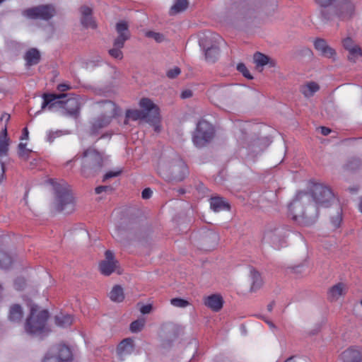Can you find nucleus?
<instances>
[{"instance_id":"nucleus-37","label":"nucleus","mask_w":362,"mask_h":362,"mask_svg":"<svg viewBox=\"0 0 362 362\" xmlns=\"http://www.w3.org/2000/svg\"><path fill=\"white\" fill-rule=\"evenodd\" d=\"M145 325L144 319H139L132 322L130 325V330L132 332H140Z\"/></svg>"},{"instance_id":"nucleus-12","label":"nucleus","mask_w":362,"mask_h":362,"mask_svg":"<svg viewBox=\"0 0 362 362\" xmlns=\"http://www.w3.org/2000/svg\"><path fill=\"white\" fill-rule=\"evenodd\" d=\"M169 170L174 179L179 181L182 180L189 173L187 165L178 155H175L170 163Z\"/></svg>"},{"instance_id":"nucleus-26","label":"nucleus","mask_w":362,"mask_h":362,"mask_svg":"<svg viewBox=\"0 0 362 362\" xmlns=\"http://www.w3.org/2000/svg\"><path fill=\"white\" fill-rule=\"evenodd\" d=\"M210 206L215 212L230 209V205L219 197H215L211 199Z\"/></svg>"},{"instance_id":"nucleus-55","label":"nucleus","mask_w":362,"mask_h":362,"mask_svg":"<svg viewBox=\"0 0 362 362\" xmlns=\"http://www.w3.org/2000/svg\"><path fill=\"white\" fill-rule=\"evenodd\" d=\"M28 129L27 127H25L23 129V133H22V136H21V139L22 140H24V139H28Z\"/></svg>"},{"instance_id":"nucleus-48","label":"nucleus","mask_w":362,"mask_h":362,"mask_svg":"<svg viewBox=\"0 0 362 362\" xmlns=\"http://www.w3.org/2000/svg\"><path fill=\"white\" fill-rule=\"evenodd\" d=\"M120 173H121V170L115 171V172H113V171L107 172L105 174V175L103 177V181H105L109 178H111V177H117L119 175H120Z\"/></svg>"},{"instance_id":"nucleus-36","label":"nucleus","mask_w":362,"mask_h":362,"mask_svg":"<svg viewBox=\"0 0 362 362\" xmlns=\"http://www.w3.org/2000/svg\"><path fill=\"white\" fill-rule=\"evenodd\" d=\"M361 165L360 159L356 158H352L348 160L345 165V168L347 170H354L358 169Z\"/></svg>"},{"instance_id":"nucleus-2","label":"nucleus","mask_w":362,"mask_h":362,"mask_svg":"<svg viewBox=\"0 0 362 362\" xmlns=\"http://www.w3.org/2000/svg\"><path fill=\"white\" fill-rule=\"evenodd\" d=\"M140 110H128L126 112L125 124L129 119L136 121L146 119L147 122L156 124L159 122V109L149 98H141L139 102Z\"/></svg>"},{"instance_id":"nucleus-9","label":"nucleus","mask_w":362,"mask_h":362,"mask_svg":"<svg viewBox=\"0 0 362 362\" xmlns=\"http://www.w3.org/2000/svg\"><path fill=\"white\" fill-rule=\"evenodd\" d=\"M70 349L64 344L54 346L45 356L42 362H66L71 359Z\"/></svg>"},{"instance_id":"nucleus-11","label":"nucleus","mask_w":362,"mask_h":362,"mask_svg":"<svg viewBox=\"0 0 362 362\" xmlns=\"http://www.w3.org/2000/svg\"><path fill=\"white\" fill-rule=\"evenodd\" d=\"M83 105V99L79 95H73L66 100H62L61 109L64 114L69 117L77 118L80 114V110Z\"/></svg>"},{"instance_id":"nucleus-44","label":"nucleus","mask_w":362,"mask_h":362,"mask_svg":"<svg viewBox=\"0 0 362 362\" xmlns=\"http://www.w3.org/2000/svg\"><path fill=\"white\" fill-rule=\"evenodd\" d=\"M337 0H314V1L320 6L327 8L332 5Z\"/></svg>"},{"instance_id":"nucleus-14","label":"nucleus","mask_w":362,"mask_h":362,"mask_svg":"<svg viewBox=\"0 0 362 362\" xmlns=\"http://www.w3.org/2000/svg\"><path fill=\"white\" fill-rule=\"evenodd\" d=\"M67 96L66 93L53 94L44 93L42 95L43 102L42 103V109L47 107L49 110L53 108H61L62 104V98Z\"/></svg>"},{"instance_id":"nucleus-5","label":"nucleus","mask_w":362,"mask_h":362,"mask_svg":"<svg viewBox=\"0 0 362 362\" xmlns=\"http://www.w3.org/2000/svg\"><path fill=\"white\" fill-rule=\"evenodd\" d=\"M222 41L221 37L210 31L202 33L199 35V43L205 49V58L209 62L214 63L219 54V44Z\"/></svg>"},{"instance_id":"nucleus-10","label":"nucleus","mask_w":362,"mask_h":362,"mask_svg":"<svg viewBox=\"0 0 362 362\" xmlns=\"http://www.w3.org/2000/svg\"><path fill=\"white\" fill-rule=\"evenodd\" d=\"M24 15L33 19L47 21L55 15V8L52 5H40L25 10Z\"/></svg>"},{"instance_id":"nucleus-38","label":"nucleus","mask_w":362,"mask_h":362,"mask_svg":"<svg viewBox=\"0 0 362 362\" xmlns=\"http://www.w3.org/2000/svg\"><path fill=\"white\" fill-rule=\"evenodd\" d=\"M170 303L172 305L177 308H186L190 304L187 300L180 298H172Z\"/></svg>"},{"instance_id":"nucleus-8","label":"nucleus","mask_w":362,"mask_h":362,"mask_svg":"<svg viewBox=\"0 0 362 362\" xmlns=\"http://www.w3.org/2000/svg\"><path fill=\"white\" fill-rule=\"evenodd\" d=\"M214 135L215 131L213 125L204 119H201L197 124L192 141L197 147H204L211 141Z\"/></svg>"},{"instance_id":"nucleus-4","label":"nucleus","mask_w":362,"mask_h":362,"mask_svg":"<svg viewBox=\"0 0 362 362\" xmlns=\"http://www.w3.org/2000/svg\"><path fill=\"white\" fill-rule=\"evenodd\" d=\"M48 317L49 313L47 310H38L37 305H33L30 308V314L25 324L26 332L35 335L45 332Z\"/></svg>"},{"instance_id":"nucleus-17","label":"nucleus","mask_w":362,"mask_h":362,"mask_svg":"<svg viewBox=\"0 0 362 362\" xmlns=\"http://www.w3.org/2000/svg\"><path fill=\"white\" fill-rule=\"evenodd\" d=\"M340 358L342 362H362V349L351 346L341 353Z\"/></svg>"},{"instance_id":"nucleus-46","label":"nucleus","mask_w":362,"mask_h":362,"mask_svg":"<svg viewBox=\"0 0 362 362\" xmlns=\"http://www.w3.org/2000/svg\"><path fill=\"white\" fill-rule=\"evenodd\" d=\"M57 89L63 93L65 91L71 90V86L69 83H62L57 85Z\"/></svg>"},{"instance_id":"nucleus-34","label":"nucleus","mask_w":362,"mask_h":362,"mask_svg":"<svg viewBox=\"0 0 362 362\" xmlns=\"http://www.w3.org/2000/svg\"><path fill=\"white\" fill-rule=\"evenodd\" d=\"M12 264V259L7 253L0 252V268L7 269Z\"/></svg>"},{"instance_id":"nucleus-19","label":"nucleus","mask_w":362,"mask_h":362,"mask_svg":"<svg viewBox=\"0 0 362 362\" xmlns=\"http://www.w3.org/2000/svg\"><path fill=\"white\" fill-rule=\"evenodd\" d=\"M355 0H341L339 5V17L346 19L352 17L355 13Z\"/></svg>"},{"instance_id":"nucleus-43","label":"nucleus","mask_w":362,"mask_h":362,"mask_svg":"<svg viewBox=\"0 0 362 362\" xmlns=\"http://www.w3.org/2000/svg\"><path fill=\"white\" fill-rule=\"evenodd\" d=\"M25 286V280L23 278L19 277L15 280L14 287L16 290L21 291L24 288Z\"/></svg>"},{"instance_id":"nucleus-29","label":"nucleus","mask_w":362,"mask_h":362,"mask_svg":"<svg viewBox=\"0 0 362 362\" xmlns=\"http://www.w3.org/2000/svg\"><path fill=\"white\" fill-rule=\"evenodd\" d=\"M250 277L252 280L250 291L252 292H255L260 288L262 286L263 281L260 274L255 269L250 271Z\"/></svg>"},{"instance_id":"nucleus-23","label":"nucleus","mask_w":362,"mask_h":362,"mask_svg":"<svg viewBox=\"0 0 362 362\" xmlns=\"http://www.w3.org/2000/svg\"><path fill=\"white\" fill-rule=\"evenodd\" d=\"M10 139L8 136L7 128H4L0 132V158L8 156Z\"/></svg>"},{"instance_id":"nucleus-47","label":"nucleus","mask_w":362,"mask_h":362,"mask_svg":"<svg viewBox=\"0 0 362 362\" xmlns=\"http://www.w3.org/2000/svg\"><path fill=\"white\" fill-rule=\"evenodd\" d=\"M112 188L110 186H99L95 189V192L96 194H99L103 192H111Z\"/></svg>"},{"instance_id":"nucleus-1","label":"nucleus","mask_w":362,"mask_h":362,"mask_svg":"<svg viewBox=\"0 0 362 362\" xmlns=\"http://www.w3.org/2000/svg\"><path fill=\"white\" fill-rule=\"evenodd\" d=\"M311 194L317 206L308 204L310 195L303 192H298L288 205V216L298 225L309 226L315 223L318 218L317 207H329L334 200L331 189L322 183H314Z\"/></svg>"},{"instance_id":"nucleus-58","label":"nucleus","mask_w":362,"mask_h":362,"mask_svg":"<svg viewBox=\"0 0 362 362\" xmlns=\"http://www.w3.org/2000/svg\"><path fill=\"white\" fill-rule=\"evenodd\" d=\"M358 208L359 211L362 213V201L360 202Z\"/></svg>"},{"instance_id":"nucleus-16","label":"nucleus","mask_w":362,"mask_h":362,"mask_svg":"<svg viewBox=\"0 0 362 362\" xmlns=\"http://www.w3.org/2000/svg\"><path fill=\"white\" fill-rule=\"evenodd\" d=\"M347 286L343 282H339L331 286L327 291V299L330 302H334L339 298L344 296L347 293Z\"/></svg>"},{"instance_id":"nucleus-27","label":"nucleus","mask_w":362,"mask_h":362,"mask_svg":"<svg viewBox=\"0 0 362 362\" xmlns=\"http://www.w3.org/2000/svg\"><path fill=\"white\" fill-rule=\"evenodd\" d=\"M109 297L114 302H122L124 299V294L122 286L119 285L114 286L109 293Z\"/></svg>"},{"instance_id":"nucleus-24","label":"nucleus","mask_w":362,"mask_h":362,"mask_svg":"<svg viewBox=\"0 0 362 362\" xmlns=\"http://www.w3.org/2000/svg\"><path fill=\"white\" fill-rule=\"evenodd\" d=\"M320 90V86L315 81H309L302 85L300 88V93L305 98H310Z\"/></svg>"},{"instance_id":"nucleus-3","label":"nucleus","mask_w":362,"mask_h":362,"mask_svg":"<svg viewBox=\"0 0 362 362\" xmlns=\"http://www.w3.org/2000/svg\"><path fill=\"white\" fill-rule=\"evenodd\" d=\"M51 183L56 194L55 204L57 209L65 214L74 211L75 203L69 185L64 181L57 182L52 180Z\"/></svg>"},{"instance_id":"nucleus-56","label":"nucleus","mask_w":362,"mask_h":362,"mask_svg":"<svg viewBox=\"0 0 362 362\" xmlns=\"http://www.w3.org/2000/svg\"><path fill=\"white\" fill-rule=\"evenodd\" d=\"M274 306V302H272L270 303L268 305H267V309L270 312L272 310Z\"/></svg>"},{"instance_id":"nucleus-60","label":"nucleus","mask_w":362,"mask_h":362,"mask_svg":"<svg viewBox=\"0 0 362 362\" xmlns=\"http://www.w3.org/2000/svg\"><path fill=\"white\" fill-rule=\"evenodd\" d=\"M155 129H156V131L158 130V127H157V126H156Z\"/></svg>"},{"instance_id":"nucleus-51","label":"nucleus","mask_w":362,"mask_h":362,"mask_svg":"<svg viewBox=\"0 0 362 362\" xmlns=\"http://www.w3.org/2000/svg\"><path fill=\"white\" fill-rule=\"evenodd\" d=\"M152 306L150 304L142 305L140 308V312L142 314H148L151 311Z\"/></svg>"},{"instance_id":"nucleus-25","label":"nucleus","mask_w":362,"mask_h":362,"mask_svg":"<svg viewBox=\"0 0 362 362\" xmlns=\"http://www.w3.org/2000/svg\"><path fill=\"white\" fill-rule=\"evenodd\" d=\"M24 59L27 65H35L40 61V53L36 48H30L25 52Z\"/></svg>"},{"instance_id":"nucleus-22","label":"nucleus","mask_w":362,"mask_h":362,"mask_svg":"<svg viewBox=\"0 0 362 362\" xmlns=\"http://www.w3.org/2000/svg\"><path fill=\"white\" fill-rule=\"evenodd\" d=\"M314 47L323 57L334 58L336 56L335 50L328 46L327 42L323 39H316L314 42Z\"/></svg>"},{"instance_id":"nucleus-50","label":"nucleus","mask_w":362,"mask_h":362,"mask_svg":"<svg viewBox=\"0 0 362 362\" xmlns=\"http://www.w3.org/2000/svg\"><path fill=\"white\" fill-rule=\"evenodd\" d=\"M5 177V166L1 159L0 158V183Z\"/></svg>"},{"instance_id":"nucleus-15","label":"nucleus","mask_w":362,"mask_h":362,"mask_svg":"<svg viewBox=\"0 0 362 362\" xmlns=\"http://www.w3.org/2000/svg\"><path fill=\"white\" fill-rule=\"evenodd\" d=\"M105 256V259L100 263L99 269L103 274L109 276L115 272L117 262L115 260L114 253L110 250H107Z\"/></svg>"},{"instance_id":"nucleus-45","label":"nucleus","mask_w":362,"mask_h":362,"mask_svg":"<svg viewBox=\"0 0 362 362\" xmlns=\"http://www.w3.org/2000/svg\"><path fill=\"white\" fill-rule=\"evenodd\" d=\"M180 69L178 67H174L172 69H170L167 72V76L169 78H175L180 74Z\"/></svg>"},{"instance_id":"nucleus-20","label":"nucleus","mask_w":362,"mask_h":362,"mask_svg":"<svg viewBox=\"0 0 362 362\" xmlns=\"http://www.w3.org/2000/svg\"><path fill=\"white\" fill-rule=\"evenodd\" d=\"M134 350V341L132 338L124 339L117 347V354L121 360L131 354Z\"/></svg>"},{"instance_id":"nucleus-6","label":"nucleus","mask_w":362,"mask_h":362,"mask_svg":"<svg viewBox=\"0 0 362 362\" xmlns=\"http://www.w3.org/2000/svg\"><path fill=\"white\" fill-rule=\"evenodd\" d=\"M98 105L101 115L93 122L92 134H96L99 129L110 124L112 118L117 115V106L112 101L105 100L98 103Z\"/></svg>"},{"instance_id":"nucleus-7","label":"nucleus","mask_w":362,"mask_h":362,"mask_svg":"<svg viewBox=\"0 0 362 362\" xmlns=\"http://www.w3.org/2000/svg\"><path fill=\"white\" fill-rule=\"evenodd\" d=\"M102 154L93 148H88L83 153L81 173L84 176H89L96 173L103 167Z\"/></svg>"},{"instance_id":"nucleus-54","label":"nucleus","mask_w":362,"mask_h":362,"mask_svg":"<svg viewBox=\"0 0 362 362\" xmlns=\"http://www.w3.org/2000/svg\"><path fill=\"white\" fill-rule=\"evenodd\" d=\"M320 132L322 135L327 136L331 132V129L328 127H321Z\"/></svg>"},{"instance_id":"nucleus-33","label":"nucleus","mask_w":362,"mask_h":362,"mask_svg":"<svg viewBox=\"0 0 362 362\" xmlns=\"http://www.w3.org/2000/svg\"><path fill=\"white\" fill-rule=\"evenodd\" d=\"M347 51L349 52L348 59L351 62H355L362 57V50L358 45L354 46Z\"/></svg>"},{"instance_id":"nucleus-31","label":"nucleus","mask_w":362,"mask_h":362,"mask_svg":"<svg viewBox=\"0 0 362 362\" xmlns=\"http://www.w3.org/2000/svg\"><path fill=\"white\" fill-rule=\"evenodd\" d=\"M55 323L60 327H68L73 323L71 315L60 313L55 316Z\"/></svg>"},{"instance_id":"nucleus-59","label":"nucleus","mask_w":362,"mask_h":362,"mask_svg":"<svg viewBox=\"0 0 362 362\" xmlns=\"http://www.w3.org/2000/svg\"><path fill=\"white\" fill-rule=\"evenodd\" d=\"M356 190H357L356 189H351V191H353V192H355Z\"/></svg>"},{"instance_id":"nucleus-13","label":"nucleus","mask_w":362,"mask_h":362,"mask_svg":"<svg viewBox=\"0 0 362 362\" xmlns=\"http://www.w3.org/2000/svg\"><path fill=\"white\" fill-rule=\"evenodd\" d=\"M118 36L114 40V46L123 47L125 42L129 39L130 33L128 23L124 21H119L115 26Z\"/></svg>"},{"instance_id":"nucleus-21","label":"nucleus","mask_w":362,"mask_h":362,"mask_svg":"<svg viewBox=\"0 0 362 362\" xmlns=\"http://www.w3.org/2000/svg\"><path fill=\"white\" fill-rule=\"evenodd\" d=\"M80 12L81 14V24L86 28L95 29L97 28V23L92 17V8L86 6H83L80 8Z\"/></svg>"},{"instance_id":"nucleus-40","label":"nucleus","mask_w":362,"mask_h":362,"mask_svg":"<svg viewBox=\"0 0 362 362\" xmlns=\"http://www.w3.org/2000/svg\"><path fill=\"white\" fill-rule=\"evenodd\" d=\"M237 70L240 72L245 78L248 79H252L253 77L243 63H240L237 65Z\"/></svg>"},{"instance_id":"nucleus-49","label":"nucleus","mask_w":362,"mask_h":362,"mask_svg":"<svg viewBox=\"0 0 362 362\" xmlns=\"http://www.w3.org/2000/svg\"><path fill=\"white\" fill-rule=\"evenodd\" d=\"M153 191L150 188H145L141 192V197L144 199L151 197Z\"/></svg>"},{"instance_id":"nucleus-61","label":"nucleus","mask_w":362,"mask_h":362,"mask_svg":"<svg viewBox=\"0 0 362 362\" xmlns=\"http://www.w3.org/2000/svg\"><path fill=\"white\" fill-rule=\"evenodd\" d=\"M361 305H362V300H361Z\"/></svg>"},{"instance_id":"nucleus-52","label":"nucleus","mask_w":362,"mask_h":362,"mask_svg":"<svg viewBox=\"0 0 362 362\" xmlns=\"http://www.w3.org/2000/svg\"><path fill=\"white\" fill-rule=\"evenodd\" d=\"M11 116L8 113H3L1 117V122H5L4 127H7V124L10 120Z\"/></svg>"},{"instance_id":"nucleus-35","label":"nucleus","mask_w":362,"mask_h":362,"mask_svg":"<svg viewBox=\"0 0 362 362\" xmlns=\"http://www.w3.org/2000/svg\"><path fill=\"white\" fill-rule=\"evenodd\" d=\"M26 144L20 143L18 145V156L24 160H27L29 158V156L31 151L26 148Z\"/></svg>"},{"instance_id":"nucleus-53","label":"nucleus","mask_w":362,"mask_h":362,"mask_svg":"<svg viewBox=\"0 0 362 362\" xmlns=\"http://www.w3.org/2000/svg\"><path fill=\"white\" fill-rule=\"evenodd\" d=\"M192 95V93L189 90H186L182 92L181 93V98H190Z\"/></svg>"},{"instance_id":"nucleus-30","label":"nucleus","mask_w":362,"mask_h":362,"mask_svg":"<svg viewBox=\"0 0 362 362\" xmlns=\"http://www.w3.org/2000/svg\"><path fill=\"white\" fill-rule=\"evenodd\" d=\"M23 316V313L21 305L15 304L12 305L9 310L8 318L12 322H20Z\"/></svg>"},{"instance_id":"nucleus-39","label":"nucleus","mask_w":362,"mask_h":362,"mask_svg":"<svg viewBox=\"0 0 362 362\" xmlns=\"http://www.w3.org/2000/svg\"><path fill=\"white\" fill-rule=\"evenodd\" d=\"M122 47H115L109 50L110 55L117 59H122L123 58V53L121 51Z\"/></svg>"},{"instance_id":"nucleus-18","label":"nucleus","mask_w":362,"mask_h":362,"mask_svg":"<svg viewBox=\"0 0 362 362\" xmlns=\"http://www.w3.org/2000/svg\"><path fill=\"white\" fill-rule=\"evenodd\" d=\"M203 300L204 304L214 312L221 310L224 303L223 297L218 293L206 296L204 298Z\"/></svg>"},{"instance_id":"nucleus-28","label":"nucleus","mask_w":362,"mask_h":362,"mask_svg":"<svg viewBox=\"0 0 362 362\" xmlns=\"http://www.w3.org/2000/svg\"><path fill=\"white\" fill-rule=\"evenodd\" d=\"M253 60L257 68L262 67L268 64H270V66H274V63L270 61L268 56L261 52H256L253 56Z\"/></svg>"},{"instance_id":"nucleus-32","label":"nucleus","mask_w":362,"mask_h":362,"mask_svg":"<svg viewBox=\"0 0 362 362\" xmlns=\"http://www.w3.org/2000/svg\"><path fill=\"white\" fill-rule=\"evenodd\" d=\"M187 0H175L174 5L170 8L171 14H176L184 11L188 7Z\"/></svg>"},{"instance_id":"nucleus-57","label":"nucleus","mask_w":362,"mask_h":362,"mask_svg":"<svg viewBox=\"0 0 362 362\" xmlns=\"http://www.w3.org/2000/svg\"><path fill=\"white\" fill-rule=\"evenodd\" d=\"M284 362H295V361H294L293 357L291 356V357H289L288 358H287Z\"/></svg>"},{"instance_id":"nucleus-42","label":"nucleus","mask_w":362,"mask_h":362,"mask_svg":"<svg viewBox=\"0 0 362 362\" xmlns=\"http://www.w3.org/2000/svg\"><path fill=\"white\" fill-rule=\"evenodd\" d=\"M342 45H343L344 48L346 50H348V49H351V47H354V46L358 45L357 44H356L354 42V41L351 37H346V38L344 39L342 41Z\"/></svg>"},{"instance_id":"nucleus-41","label":"nucleus","mask_w":362,"mask_h":362,"mask_svg":"<svg viewBox=\"0 0 362 362\" xmlns=\"http://www.w3.org/2000/svg\"><path fill=\"white\" fill-rule=\"evenodd\" d=\"M146 36L153 38L158 42H160L164 40V35L159 33L150 31L146 33Z\"/></svg>"}]
</instances>
